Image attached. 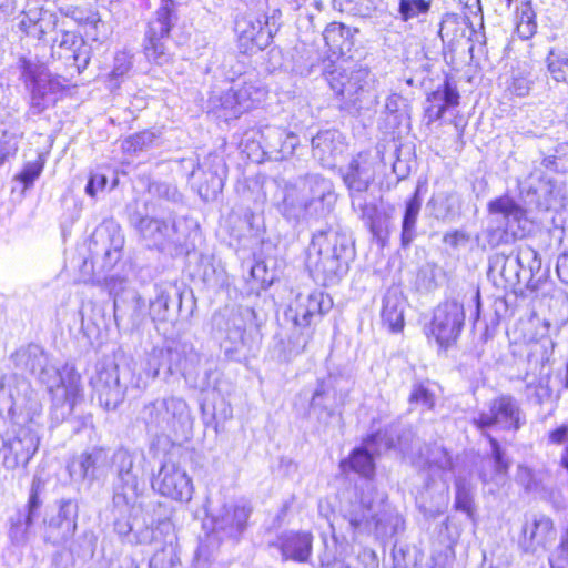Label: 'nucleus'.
<instances>
[{
    "label": "nucleus",
    "mask_w": 568,
    "mask_h": 568,
    "mask_svg": "<svg viewBox=\"0 0 568 568\" xmlns=\"http://www.w3.org/2000/svg\"><path fill=\"white\" fill-rule=\"evenodd\" d=\"M355 210L361 213V217L375 239L384 241L388 236L387 217L379 213L376 206L359 201Z\"/></svg>",
    "instance_id": "obj_44"
},
{
    "label": "nucleus",
    "mask_w": 568,
    "mask_h": 568,
    "mask_svg": "<svg viewBox=\"0 0 568 568\" xmlns=\"http://www.w3.org/2000/svg\"><path fill=\"white\" fill-rule=\"evenodd\" d=\"M393 445L386 433L377 432L365 440L364 447L355 448L348 459L341 462V469L343 473L353 470L365 478H371L375 471L374 454H381L383 449H389Z\"/></svg>",
    "instance_id": "obj_18"
},
{
    "label": "nucleus",
    "mask_w": 568,
    "mask_h": 568,
    "mask_svg": "<svg viewBox=\"0 0 568 568\" xmlns=\"http://www.w3.org/2000/svg\"><path fill=\"white\" fill-rule=\"evenodd\" d=\"M298 143V136L293 132L286 131L285 136L282 141L281 153H278V161L287 159L288 156L293 155Z\"/></svg>",
    "instance_id": "obj_62"
},
{
    "label": "nucleus",
    "mask_w": 568,
    "mask_h": 568,
    "mask_svg": "<svg viewBox=\"0 0 568 568\" xmlns=\"http://www.w3.org/2000/svg\"><path fill=\"white\" fill-rule=\"evenodd\" d=\"M108 185V178L101 173H91L85 185V194L95 199L99 193L104 192Z\"/></svg>",
    "instance_id": "obj_61"
},
{
    "label": "nucleus",
    "mask_w": 568,
    "mask_h": 568,
    "mask_svg": "<svg viewBox=\"0 0 568 568\" xmlns=\"http://www.w3.org/2000/svg\"><path fill=\"white\" fill-rule=\"evenodd\" d=\"M546 64L554 81L568 85V52L550 50L546 58Z\"/></svg>",
    "instance_id": "obj_48"
},
{
    "label": "nucleus",
    "mask_w": 568,
    "mask_h": 568,
    "mask_svg": "<svg viewBox=\"0 0 568 568\" xmlns=\"http://www.w3.org/2000/svg\"><path fill=\"white\" fill-rule=\"evenodd\" d=\"M326 80L337 95L354 105L362 102L365 94L374 89L376 82L371 70L362 64L334 65L326 72Z\"/></svg>",
    "instance_id": "obj_11"
},
{
    "label": "nucleus",
    "mask_w": 568,
    "mask_h": 568,
    "mask_svg": "<svg viewBox=\"0 0 568 568\" xmlns=\"http://www.w3.org/2000/svg\"><path fill=\"white\" fill-rule=\"evenodd\" d=\"M152 488L161 496L180 503L192 499L194 487L186 470L173 462H165L152 480Z\"/></svg>",
    "instance_id": "obj_16"
},
{
    "label": "nucleus",
    "mask_w": 568,
    "mask_h": 568,
    "mask_svg": "<svg viewBox=\"0 0 568 568\" xmlns=\"http://www.w3.org/2000/svg\"><path fill=\"white\" fill-rule=\"evenodd\" d=\"M211 103L214 109L219 110V116L223 118L225 121L237 119L245 112L244 108L239 104L240 100L237 99V93L233 85L219 98H211Z\"/></svg>",
    "instance_id": "obj_46"
},
{
    "label": "nucleus",
    "mask_w": 568,
    "mask_h": 568,
    "mask_svg": "<svg viewBox=\"0 0 568 568\" xmlns=\"http://www.w3.org/2000/svg\"><path fill=\"white\" fill-rule=\"evenodd\" d=\"M523 546L526 551H536L554 539V523L545 515H534L523 527Z\"/></svg>",
    "instance_id": "obj_29"
},
{
    "label": "nucleus",
    "mask_w": 568,
    "mask_h": 568,
    "mask_svg": "<svg viewBox=\"0 0 568 568\" xmlns=\"http://www.w3.org/2000/svg\"><path fill=\"white\" fill-rule=\"evenodd\" d=\"M90 386L93 397L103 409L115 410L124 402L130 388L145 389L148 379L141 374L136 375L129 365L109 364L97 366L95 373L90 378Z\"/></svg>",
    "instance_id": "obj_5"
},
{
    "label": "nucleus",
    "mask_w": 568,
    "mask_h": 568,
    "mask_svg": "<svg viewBox=\"0 0 568 568\" xmlns=\"http://www.w3.org/2000/svg\"><path fill=\"white\" fill-rule=\"evenodd\" d=\"M16 27L26 37L44 40L57 28L58 17L43 7L28 4L16 18Z\"/></svg>",
    "instance_id": "obj_22"
},
{
    "label": "nucleus",
    "mask_w": 568,
    "mask_h": 568,
    "mask_svg": "<svg viewBox=\"0 0 568 568\" xmlns=\"http://www.w3.org/2000/svg\"><path fill=\"white\" fill-rule=\"evenodd\" d=\"M323 38L333 54L345 55L354 45L353 31L343 23H329L323 32Z\"/></svg>",
    "instance_id": "obj_37"
},
{
    "label": "nucleus",
    "mask_w": 568,
    "mask_h": 568,
    "mask_svg": "<svg viewBox=\"0 0 568 568\" xmlns=\"http://www.w3.org/2000/svg\"><path fill=\"white\" fill-rule=\"evenodd\" d=\"M145 456L142 452L118 449L112 456V466L116 473L113 487L114 529L120 536L134 534L135 542L152 544L158 539V532L169 534L173 526L170 520H161L155 529L142 527L139 515L142 513L139 503L140 480L143 478Z\"/></svg>",
    "instance_id": "obj_1"
},
{
    "label": "nucleus",
    "mask_w": 568,
    "mask_h": 568,
    "mask_svg": "<svg viewBox=\"0 0 568 568\" xmlns=\"http://www.w3.org/2000/svg\"><path fill=\"white\" fill-rule=\"evenodd\" d=\"M39 517V510L26 506L23 510L17 511L10 519L9 537L17 546L26 545L31 535V527L36 518Z\"/></svg>",
    "instance_id": "obj_38"
},
{
    "label": "nucleus",
    "mask_w": 568,
    "mask_h": 568,
    "mask_svg": "<svg viewBox=\"0 0 568 568\" xmlns=\"http://www.w3.org/2000/svg\"><path fill=\"white\" fill-rule=\"evenodd\" d=\"M489 222L486 230L487 242L491 247L521 239L528 232L529 221L526 210L513 197L503 195L487 204Z\"/></svg>",
    "instance_id": "obj_6"
},
{
    "label": "nucleus",
    "mask_w": 568,
    "mask_h": 568,
    "mask_svg": "<svg viewBox=\"0 0 568 568\" xmlns=\"http://www.w3.org/2000/svg\"><path fill=\"white\" fill-rule=\"evenodd\" d=\"M252 508L244 501L211 504L207 510L213 532L220 539L239 540L244 534Z\"/></svg>",
    "instance_id": "obj_12"
},
{
    "label": "nucleus",
    "mask_w": 568,
    "mask_h": 568,
    "mask_svg": "<svg viewBox=\"0 0 568 568\" xmlns=\"http://www.w3.org/2000/svg\"><path fill=\"white\" fill-rule=\"evenodd\" d=\"M124 236L118 224L104 221L93 232L90 251L93 257L102 258V267L111 270L120 260Z\"/></svg>",
    "instance_id": "obj_17"
},
{
    "label": "nucleus",
    "mask_w": 568,
    "mask_h": 568,
    "mask_svg": "<svg viewBox=\"0 0 568 568\" xmlns=\"http://www.w3.org/2000/svg\"><path fill=\"white\" fill-rule=\"evenodd\" d=\"M313 335L314 327L292 325L290 334L274 346L277 357L283 362L292 361L305 351Z\"/></svg>",
    "instance_id": "obj_31"
},
{
    "label": "nucleus",
    "mask_w": 568,
    "mask_h": 568,
    "mask_svg": "<svg viewBox=\"0 0 568 568\" xmlns=\"http://www.w3.org/2000/svg\"><path fill=\"white\" fill-rule=\"evenodd\" d=\"M444 243L449 245L450 247H458L459 245H464L469 241V236L464 231H453L446 233L443 239Z\"/></svg>",
    "instance_id": "obj_64"
},
{
    "label": "nucleus",
    "mask_w": 568,
    "mask_h": 568,
    "mask_svg": "<svg viewBox=\"0 0 568 568\" xmlns=\"http://www.w3.org/2000/svg\"><path fill=\"white\" fill-rule=\"evenodd\" d=\"M133 65V55L126 51L116 52L113 61L112 78H121L129 73Z\"/></svg>",
    "instance_id": "obj_59"
},
{
    "label": "nucleus",
    "mask_w": 568,
    "mask_h": 568,
    "mask_svg": "<svg viewBox=\"0 0 568 568\" xmlns=\"http://www.w3.org/2000/svg\"><path fill=\"white\" fill-rule=\"evenodd\" d=\"M379 516L376 517V526L373 534L377 538L392 537L404 530V519L397 510H395L386 501L384 495L379 497Z\"/></svg>",
    "instance_id": "obj_36"
},
{
    "label": "nucleus",
    "mask_w": 568,
    "mask_h": 568,
    "mask_svg": "<svg viewBox=\"0 0 568 568\" xmlns=\"http://www.w3.org/2000/svg\"><path fill=\"white\" fill-rule=\"evenodd\" d=\"M549 191L550 187L548 183L536 173H531L528 179L520 183V192L527 195H535L537 199L530 201L536 202V204L540 206L542 205L541 196L549 193Z\"/></svg>",
    "instance_id": "obj_52"
},
{
    "label": "nucleus",
    "mask_w": 568,
    "mask_h": 568,
    "mask_svg": "<svg viewBox=\"0 0 568 568\" xmlns=\"http://www.w3.org/2000/svg\"><path fill=\"white\" fill-rule=\"evenodd\" d=\"M422 207V199L418 191L405 202V211L402 221L400 242L407 247L416 239V224Z\"/></svg>",
    "instance_id": "obj_41"
},
{
    "label": "nucleus",
    "mask_w": 568,
    "mask_h": 568,
    "mask_svg": "<svg viewBox=\"0 0 568 568\" xmlns=\"http://www.w3.org/2000/svg\"><path fill=\"white\" fill-rule=\"evenodd\" d=\"M11 359L16 367L38 377L52 394L54 400L53 415L57 419L69 416L81 397L80 376L72 369L61 373L48 364V356L37 344L19 348Z\"/></svg>",
    "instance_id": "obj_3"
},
{
    "label": "nucleus",
    "mask_w": 568,
    "mask_h": 568,
    "mask_svg": "<svg viewBox=\"0 0 568 568\" xmlns=\"http://www.w3.org/2000/svg\"><path fill=\"white\" fill-rule=\"evenodd\" d=\"M536 29L535 13L530 7H525L518 17L517 32L520 38L529 39L535 34Z\"/></svg>",
    "instance_id": "obj_56"
},
{
    "label": "nucleus",
    "mask_w": 568,
    "mask_h": 568,
    "mask_svg": "<svg viewBox=\"0 0 568 568\" xmlns=\"http://www.w3.org/2000/svg\"><path fill=\"white\" fill-rule=\"evenodd\" d=\"M524 423L518 402L509 395L494 398L489 403L488 410H483L474 417V424L481 430L491 427L501 430H518Z\"/></svg>",
    "instance_id": "obj_15"
},
{
    "label": "nucleus",
    "mask_w": 568,
    "mask_h": 568,
    "mask_svg": "<svg viewBox=\"0 0 568 568\" xmlns=\"http://www.w3.org/2000/svg\"><path fill=\"white\" fill-rule=\"evenodd\" d=\"M488 440L491 447V457L481 460L479 470V477L485 484L493 481L497 476L505 475L508 470V462L504 457L498 440L490 435H488Z\"/></svg>",
    "instance_id": "obj_40"
},
{
    "label": "nucleus",
    "mask_w": 568,
    "mask_h": 568,
    "mask_svg": "<svg viewBox=\"0 0 568 568\" xmlns=\"http://www.w3.org/2000/svg\"><path fill=\"white\" fill-rule=\"evenodd\" d=\"M313 335L314 327L292 325L290 334L274 346L277 357L283 362L292 361L305 351Z\"/></svg>",
    "instance_id": "obj_30"
},
{
    "label": "nucleus",
    "mask_w": 568,
    "mask_h": 568,
    "mask_svg": "<svg viewBox=\"0 0 568 568\" xmlns=\"http://www.w3.org/2000/svg\"><path fill=\"white\" fill-rule=\"evenodd\" d=\"M273 545L281 551L283 559L307 562L312 555L313 536L307 531H285Z\"/></svg>",
    "instance_id": "obj_24"
},
{
    "label": "nucleus",
    "mask_w": 568,
    "mask_h": 568,
    "mask_svg": "<svg viewBox=\"0 0 568 568\" xmlns=\"http://www.w3.org/2000/svg\"><path fill=\"white\" fill-rule=\"evenodd\" d=\"M83 41L74 32L60 30L53 39V47L70 51L77 60V50L82 47Z\"/></svg>",
    "instance_id": "obj_55"
},
{
    "label": "nucleus",
    "mask_w": 568,
    "mask_h": 568,
    "mask_svg": "<svg viewBox=\"0 0 568 568\" xmlns=\"http://www.w3.org/2000/svg\"><path fill=\"white\" fill-rule=\"evenodd\" d=\"M406 300L398 287H390L385 293L382 301L381 317L384 325L390 332H402L405 325L404 311Z\"/></svg>",
    "instance_id": "obj_32"
},
{
    "label": "nucleus",
    "mask_w": 568,
    "mask_h": 568,
    "mask_svg": "<svg viewBox=\"0 0 568 568\" xmlns=\"http://www.w3.org/2000/svg\"><path fill=\"white\" fill-rule=\"evenodd\" d=\"M496 263H501L500 275L510 283L519 281V271L524 267L530 272L540 268L538 253L529 246L520 247L515 255L498 256Z\"/></svg>",
    "instance_id": "obj_25"
},
{
    "label": "nucleus",
    "mask_w": 568,
    "mask_h": 568,
    "mask_svg": "<svg viewBox=\"0 0 568 568\" xmlns=\"http://www.w3.org/2000/svg\"><path fill=\"white\" fill-rule=\"evenodd\" d=\"M109 462V453L103 448H93L74 457L68 465V470L73 479L93 480L97 473L105 467Z\"/></svg>",
    "instance_id": "obj_27"
},
{
    "label": "nucleus",
    "mask_w": 568,
    "mask_h": 568,
    "mask_svg": "<svg viewBox=\"0 0 568 568\" xmlns=\"http://www.w3.org/2000/svg\"><path fill=\"white\" fill-rule=\"evenodd\" d=\"M331 306V301H325V295L321 291L300 293L285 311V318L292 325L314 327L313 325Z\"/></svg>",
    "instance_id": "obj_20"
},
{
    "label": "nucleus",
    "mask_w": 568,
    "mask_h": 568,
    "mask_svg": "<svg viewBox=\"0 0 568 568\" xmlns=\"http://www.w3.org/2000/svg\"><path fill=\"white\" fill-rule=\"evenodd\" d=\"M178 22L176 4L173 0H161L160 7L148 23L143 52L148 61L158 65L170 62L171 53L166 47L172 28Z\"/></svg>",
    "instance_id": "obj_9"
},
{
    "label": "nucleus",
    "mask_w": 568,
    "mask_h": 568,
    "mask_svg": "<svg viewBox=\"0 0 568 568\" xmlns=\"http://www.w3.org/2000/svg\"><path fill=\"white\" fill-rule=\"evenodd\" d=\"M162 361L168 362V376L179 372L185 374L187 372L186 362L181 361V353L173 348H153L148 354L143 371L146 378L155 379L160 376L162 369Z\"/></svg>",
    "instance_id": "obj_28"
},
{
    "label": "nucleus",
    "mask_w": 568,
    "mask_h": 568,
    "mask_svg": "<svg viewBox=\"0 0 568 568\" xmlns=\"http://www.w3.org/2000/svg\"><path fill=\"white\" fill-rule=\"evenodd\" d=\"M135 229L148 247L168 251L181 243L176 217L172 212L161 216H142Z\"/></svg>",
    "instance_id": "obj_13"
},
{
    "label": "nucleus",
    "mask_w": 568,
    "mask_h": 568,
    "mask_svg": "<svg viewBox=\"0 0 568 568\" xmlns=\"http://www.w3.org/2000/svg\"><path fill=\"white\" fill-rule=\"evenodd\" d=\"M312 150L313 156L323 166L332 168L335 165L337 156L345 151L344 139L336 130L318 132L312 139Z\"/></svg>",
    "instance_id": "obj_26"
},
{
    "label": "nucleus",
    "mask_w": 568,
    "mask_h": 568,
    "mask_svg": "<svg viewBox=\"0 0 568 568\" xmlns=\"http://www.w3.org/2000/svg\"><path fill=\"white\" fill-rule=\"evenodd\" d=\"M43 170V164L36 161L29 162L24 165L23 170L17 176V179L23 184L24 189L33 185L34 181L40 176Z\"/></svg>",
    "instance_id": "obj_60"
},
{
    "label": "nucleus",
    "mask_w": 568,
    "mask_h": 568,
    "mask_svg": "<svg viewBox=\"0 0 568 568\" xmlns=\"http://www.w3.org/2000/svg\"><path fill=\"white\" fill-rule=\"evenodd\" d=\"M372 484L367 483L359 491L355 490L352 498L342 505V518L347 521L348 530L354 537L373 534L376 517L379 516V497Z\"/></svg>",
    "instance_id": "obj_10"
},
{
    "label": "nucleus",
    "mask_w": 568,
    "mask_h": 568,
    "mask_svg": "<svg viewBox=\"0 0 568 568\" xmlns=\"http://www.w3.org/2000/svg\"><path fill=\"white\" fill-rule=\"evenodd\" d=\"M433 214L437 220L453 221L459 215L460 201L455 193L439 194L432 200Z\"/></svg>",
    "instance_id": "obj_47"
},
{
    "label": "nucleus",
    "mask_w": 568,
    "mask_h": 568,
    "mask_svg": "<svg viewBox=\"0 0 568 568\" xmlns=\"http://www.w3.org/2000/svg\"><path fill=\"white\" fill-rule=\"evenodd\" d=\"M430 2L427 0H400L398 12L403 21H408L422 13L428 12Z\"/></svg>",
    "instance_id": "obj_54"
},
{
    "label": "nucleus",
    "mask_w": 568,
    "mask_h": 568,
    "mask_svg": "<svg viewBox=\"0 0 568 568\" xmlns=\"http://www.w3.org/2000/svg\"><path fill=\"white\" fill-rule=\"evenodd\" d=\"M427 103L425 114L429 122H435L443 118L448 108L458 105L459 93L455 87L445 82L442 88L433 91L427 97Z\"/></svg>",
    "instance_id": "obj_33"
},
{
    "label": "nucleus",
    "mask_w": 568,
    "mask_h": 568,
    "mask_svg": "<svg viewBox=\"0 0 568 568\" xmlns=\"http://www.w3.org/2000/svg\"><path fill=\"white\" fill-rule=\"evenodd\" d=\"M409 402L422 406L423 409H432L435 405L434 394L424 384H415L409 396Z\"/></svg>",
    "instance_id": "obj_57"
},
{
    "label": "nucleus",
    "mask_w": 568,
    "mask_h": 568,
    "mask_svg": "<svg viewBox=\"0 0 568 568\" xmlns=\"http://www.w3.org/2000/svg\"><path fill=\"white\" fill-rule=\"evenodd\" d=\"M305 186L310 191V199L305 201V211L310 214L324 210V201L333 197L332 184L328 180L312 174L305 180Z\"/></svg>",
    "instance_id": "obj_39"
},
{
    "label": "nucleus",
    "mask_w": 568,
    "mask_h": 568,
    "mask_svg": "<svg viewBox=\"0 0 568 568\" xmlns=\"http://www.w3.org/2000/svg\"><path fill=\"white\" fill-rule=\"evenodd\" d=\"M17 68L20 80H22L29 93V109L32 114H41L55 103L61 85L44 64L21 57L18 60Z\"/></svg>",
    "instance_id": "obj_8"
},
{
    "label": "nucleus",
    "mask_w": 568,
    "mask_h": 568,
    "mask_svg": "<svg viewBox=\"0 0 568 568\" xmlns=\"http://www.w3.org/2000/svg\"><path fill=\"white\" fill-rule=\"evenodd\" d=\"M43 487H44V481L39 476H34L33 480H32V485H31L29 500L27 504V506H29V508H33V509H38V510L40 509L42 501H41L39 495L42 491Z\"/></svg>",
    "instance_id": "obj_63"
},
{
    "label": "nucleus",
    "mask_w": 568,
    "mask_h": 568,
    "mask_svg": "<svg viewBox=\"0 0 568 568\" xmlns=\"http://www.w3.org/2000/svg\"><path fill=\"white\" fill-rule=\"evenodd\" d=\"M331 389L332 385L329 382H320L313 393L311 399V408L314 410H328L327 398L331 393Z\"/></svg>",
    "instance_id": "obj_58"
},
{
    "label": "nucleus",
    "mask_w": 568,
    "mask_h": 568,
    "mask_svg": "<svg viewBox=\"0 0 568 568\" xmlns=\"http://www.w3.org/2000/svg\"><path fill=\"white\" fill-rule=\"evenodd\" d=\"M233 88L237 93L239 104L244 108L245 112L258 105L267 94L265 85L254 75L235 81Z\"/></svg>",
    "instance_id": "obj_35"
},
{
    "label": "nucleus",
    "mask_w": 568,
    "mask_h": 568,
    "mask_svg": "<svg viewBox=\"0 0 568 568\" xmlns=\"http://www.w3.org/2000/svg\"><path fill=\"white\" fill-rule=\"evenodd\" d=\"M455 507L469 516L473 514L471 487L465 479L459 477L456 479Z\"/></svg>",
    "instance_id": "obj_53"
},
{
    "label": "nucleus",
    "mask_w": 568,
    "mask_h": 568,
    "mask_svg": "<svg viewBox=\"0 0 568 568\" xmlns=\"http://www.w3.org/2000/svg\"><path fill=\"white\" fill-rule=\"evenodd\" d=\"M468 29V22L465 17L447 13L440 22L438 33L444 43H448L453 47L467 38Z\"/></svg>",
    "instance_id": "obj_43"
},
{
    "label": "nucleus",
    "mask_w": 568,
    "mask_h": 568,
    "mask_svg": "<svg viewBox=\"0 0 568 568\" xmlns=\"http://www.w3.org/2000/svg\"><path fill=\"white\" fill-rule=\"evenodd\" d=\"M156 135L150 131H142L128 136L122 142V149L128 153H138L146 151L156 142Z\"/></svg>",
    "instance_id": "obj_50"
},
{
    "label": "nucleus",
    "mask_w": 568,
    "mask_h": 568,
    "mask_svg": "<svg viewBox=\"0 0 568 568\" xmlns=\"http://www.w3.org/2000/svg\"><path fill=\"white\" fill-rule=\"evenodd\" d=\"M8 389L11 400L9 413L14 419L1 436L0 463L6 469L26 468L38 452L40 437L34 428V418L40 416L42 404L30 383L18 375L3 377L0 390Z\"/></svg>",
    "instance_id": "obj_2"
},
{
    "label": "nucleus",
    "mask_w": 568,
    "mask_h": 568,
    "mask_svg": "<svg viewBox=\"0 0 568 568\" xmlns=\"http://www.w3.org/2000/svg\"><path fill=\"white\" fill-rule=\"evenodd\" d=\"M465 322L464 303L447 300L439 304L430 323V335L440 347H448L459 337Z\"/></svg>",
    "instance_id": "obj_14"
},
{
    "label": "nucleus",
    "mask_w": 568,
    "mask_h": 568,
    "mask_svg": "<svg viewBox=\"0 0 568 568\" xmlns=\"http://www.w3.org/2000/svg\"><path fill=\"white\" fill-rule=\"evenodd\" d=\"M171 304H181V294L175 287L159 290L154 300L150 302V315L154 321H165Z\"/></svg>",
    "instance_id": "obj_45"
},
{
    "label": "nucleus",
    "mask_w": 568,
    "mask_h": 568,
    "mask_svg": "<svg viewBox=\"0 0 568 568\" xmlns=\"http://www.w3.org/2000/svg\"><path fill=\"white\" fill-rule=\"evenodd\" d=\"M342 179L347 186L353 209H357L362 194L375 179V162L367 153H358L347 166L341 169Z\"/></svg>",
    "instance_id": "obj_19"
},
{
    "label": "nucleus",
    "mask_w": 568,
    "mask_h": 568,
    "mask_svg": "<svg viewBox=\"0 0 568 568\" xmlns=\"http://www.w3.org/2000/svg\"><path fill=\"white\" fill-rule=\"evenodd\" d=\"M425 462L428 469L433 474H437L439 478L447 483L453 477V458L447 450L438 445L427 447L425 454Z\"/></svg>",
    "instance_id": "obj_42"
},
{
    "label": "nucleus",
    "mask_w": 568,
    "mask_h": 568,
    "mask_svg": "<svg viewBox=\"0 0 568 568\" xmlns=\"http://www.w3.org/2000/svg\"><path fill=\"white\" fill-rule=\"evenodd\" d=\"M78 510L74 500H62L57 515L48 521L44 540L53 546H62L69 541L77 530Z\"/></svg>",
    "instance_id": "obj_23"
},
{
    "label": "nucleus",
    "mask_w": 568,
    "mask_h": 568,
    "mask_svg": "<svg viewBox=\"0 0 568 568\" xmlns=\"http://www.w3.org/2000/svg\"><path fill=\"white\" fill-rule=\"evenodd\" d=\"M239 45L245 53H254L264 50L273 38V31L268 18L262 19L255 16H243L235 22Z\"/></svg>",
    "instance_id": "obj_21"
},
{
    "label": "nucleus",
    "mask_w": 568,
    "mask_h": 568,
    "mask_svg": "<svg viewBox=\"0 0 568 568\" xmlns=\"http://www.w3.org/2000/svg\"><path fill=\"white\" fill-rule=\"evenodd\" d=\"M354 255L351 239L332 226L315 232L307 247L306 265L323 285H332L348 272Z\"/></svg>",
    "instance_id": "obj_4"
},
{
    "label": "nucleus",
    "mask_w": 568,
    "mask_h": 568,
    "mask_svg": "<svg viewBox=\"0 0 568 568\" xmlns=\"http://www.w3.org/2000/svg\"><path fill=\"white\" fill-rule=\"evenodd\" d=\"M286 130L280 126L267 125L261 130L263 150L268 158L278 161V153H281V145Z\"/></svg>",
    "instance_id": "obj_49"
},
{
    "label": "nucleus",
    "mask_w": 568,
    "mask_h": 568,
    "mask_svg": "<svg viewBox=\"0 0 568 568\" xmlns=\"http://www.w3.org/2000/svg\"><path fill=\"white\" fill-rule=\"evenodd\" d=\"M246 343L244 314L241 312L232 313L226 322V335L221 346L229 358L237 359L239 353L244 348Z\"/></svg>",
    "instance_id": "obj_34"
},
{
    "label": "nucleus",
    "mask_w": 568,
    "mask_h": 568,
    "mask_svg": "<svg viewBox=\"0 0 568 568\" xmlns=\"http://www.w3.org/2000/svg\"><path fill=\"white\" fill-rule=\"evenodd\" d=\"M140 417L148 427L168 436L187 435L193 424L187 403L176 396L159 398L145 404Z\"/></svg>",
    "instance_id": "obj_7"
},
{
    "label": "nucleus",
    "mask_w": 568,
    "mask_h": 568,
    "mask_svg": "<svg viewBox=\"0 0 568 568\" xmlns=\"http://www.w3.org/2000/svg\"><path fill=\"white\" fill-rule=\"evenodd\" d=\"M532 84L531 73L520 71L514 74L507 82L506 92L513 97L525 98L530 93Z\"/></svg>",
    "instance_id": "obj_51"
}]
</instances>
